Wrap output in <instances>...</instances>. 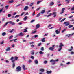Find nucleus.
Wrapping results in <instances>:
<instances>
[{
  "label": "nucleus",
  "instance_id": "41",
  "mask_svg": "<svg viewBox=\"0 0 74 74\" xmlns=\"http://www.w3.org/2000/svg\"><path fill=\"white\" fill-rule=\"evenodd\" d=\"M8 16L9 17H11V15L10 14H9L8 15Z\"/></svg>",
  "mask_w": 74,
  "mask_h": 74
},
{
  "label": "nucleus",
  "instance_id": "45",
  "mask_svg": "<svg viewBox=\"0 0 74 74\" xmlns=\"http://www.w3.org/2000/svg\"><path fill=\"white\" fill-rule=\"evenodd\" d=\"M66 29H64L62 31V33H63V32H65V31H66Z\"/></svg>",
  "mask_w": 74,
  "mask_h": 74
},
{
  "label": "nucleus",
  "instance_id": "51",
  "mask_svg": "<svg viewBox=\"0 0 74 74\" xmlns=\"http://www.w3.org/2000/svg\"><path fill=\"white\" fill-rule=\"evenodd\" d=\"M38 37V35H34L35 38H36V37Z\"/></svg>",
  "mask_w": 74,
  "mask_h": 74
},
{
  "label": "nucleus",
  "instance_id": "47",
  "mask_svg": "<svg viewBox=\"0 0 74 74\" xmlns=\"http://www.w3.org/2000/svg\"><path fill=\"white\" fill-rule=\"evenodd\" d=\"M3 8L0 9V13H1V12L2 11H3Z\"/></svg>",
  "mask_w": 74,
  "mask_h": 74
},
{
  "label": "nucleus",
  "instance_id": "25",
  "mask_svg": "<svg viewBox=\"0 0 74 74\" xmlns=\"http://www.w3.org/2000/svg\"><path fill=\"white\" fill-rule=\"evenodd\" d=\"M71 34H69V35H66V37H70V36H71Z\"/></svg>",
  "mask_w": 74,
  "mask_h": 74
},
{
  "label": "nucleus",
  "instance_id": "14",
  "mask_svg": "<svg viewBox=\"0 0 74 74\" xmlns=\"http://www.w3.org/2000/svg\"><path fill=\"white\" fill-rule=\"evenodd\" d=\"M47 73L49 74H51L52 73V71H47Z\"/></svg>",
  "mask_w": 74,
  "mask_h": 74
},
{
  "label": "nucleus",
  "instance_id": "42",
  "mask_svg": "<svg viewBox=\"0 0 74 74\" xmlns=\"http://www.w3.org/2000/svg\"><path fill=\"white\" fill-rule=\"evenodd\" d=\"M13 40L14 41V42H16V41H17L18 40L17 39H13Z\"/></svg>",
  "mask_w": 74,
  "mask_h": 74
},
{
  "label": "nucleus",
  "instance_id": "40",
  "mask_svg": "<svg viewBox=\"0 0 74 74\" xmlns=\"http://www.w3.org/2000/svg\"><path fill=\"white\" fill-rule=\"evenodd\" d=\"M29 44H34V42H31L29 43Z\"/></svg>",
  "mask_w": 74,
  "mask_h": 74
},
{
  "label": "nucleus",
  "instance_id": "29",
  "mask_svg": "<svg viewBox=\"0 0 74 74\" xmlns=\"http://www.w3.org/2000/svg\"><path fill=\"white\" fill-rule=\"evenodd\" d=\"M39 53L41 55H42V54H44V52H43L42 51H41L39 52Z\"/></svg>",
  "mask_w": 74,
  "mask_h": 74
},
{
  "label": "nucleus",
  "instance_id": "19",
  "mask_svg": "<svg viewBox=\"0 0 74 74\" xmlns=\"http://www.w3.org/2000/svg\"><path fill=\"white\" fill-rule=\"evenodd\" d=\"M15 32V30L14 29H12V30L9 31L10 33H12L13 32Z\"/></svg>",
  "mask_w": 74,
  "mask_h": 74
},
{
  "label": "nucleus",
  "instance_id": "12",
  "mask_svg": "<svg viewBox=\"0 0 74 74\" xmlns=\"http://www.w3.org/2000/svg\"><path fill=\"white\" fill-rule=\"evenodd\" d=\"M56 33V34H59V33H60V31H59V30L58 29L56 30L55 31Z\"/></svg>",
  "mask_w": 74,
  "mask_h": 74
},
{
  "label": "nucleus",
  "instance_id": "39",
  "mask_svg": "<svg viewBox=\"0 0 74 74\" xmlns=\"http://www.w3.org/2000/svg\"><path fill=\"white\" fill-rule=\"evenodd\" d=\"M34 21H35V20H32L31 21V23H33V22H34Z\"/></svg>",
  "mask_w": 74,
  "mask_h": 74
},
{
  "label": "nucleus",
  "instance_id": "2",
  "mask_svg": "<svg viewBox=\"0 0 74 74\" xmlns=\"http://www.w3.org/2000/svg\"><path fill=\"white\" fill-rule=\"evenodd\" d=\"M64 46V45L62 44V43H60V45L59 46V48H58V51L60 52V51L62 50V47H63Z\"/></svg>",
  "mask_w": 74,
  "mask_h": 74
},
{
  "label": "nucleus",
  "instance_id": "57",
  "mask_svg": "<svg viewBox=\"0 0 74 74\" xmlns=\"http://www.w3.org/2000/svg\"><path fill=\"white\" fill-rule=\"evenodd\" d=\"M31 58H32V59H34V58L33 56H32L31 57Z\"/></svg>",
  "mask_w": 74,
  "mask_h": 74
},
{
  "label": "nucleus",
  "instance_id": "55",
  "mask_svg": "<svg viewBox=\"0 0 74 74\" xmlns=\"http://www.w3.org/2000/svg\"><path fill=\"white\" fill-rule=\"evenodd\" d=\"M40 9H41V7L38 8L36 10H40Z\"/></svg>",
  "mask_w": 74,
  "mask_h": 74
},
{
  "label": "nucleus",
  "instance_id": "34",
  "mask_svg": "<svg viewBox=\"0 0 74 74\" xmlns=\"http://www.w3.org/2000/svg\"><path fill=\"white\" fill-rule=\"evenodd\" d=\"M13 37V36L11 35L9 37V39L10 40V39H11Z\"/></svg>",
  "mask_w": 74,
  "mask_h": 74
},
{
  "label": "nucleus",
  "instance_id": "48",
  "mask_svg": "<svg viewBox=\"0 0 74 74\" xmlns=\"http://www.w3.org/2000/svg\"><path fill=\"white\" fill-rule=\"evenodd\" d=\"M65 1H66L68 3H69V0H65Z\"/></svg>",
  "mask_w": 74,
  "mask_h": 74
},
{
  "label": "nucleus",
  "instance_id": "37",
  "mask_svg": "<svg viewBox=\"0 0 74 74\" xmlns=\"http://www.w3.org/2000/svg\"><path fill=\"white\" fill-rule=\"evenodd\" d=\"M64 20H66V18H65L64 19H63L61 21V22H63V21H64Z\"/></svg>",
  "mask_w": 74,
  "mask_h": 74
},
{
  "label": "nucleus",
  "instance_id": "5",
  "mask_svg": "<svg viewBox=\"0 0 74 74\" xmlns=\"http://www.w3.org/2000/svg\"><path fill=\"white\" fill-rule=\"evenodd\" d=\"M10 24H11L12 25V26H14V25H15V23L14 22H13L11 21H9Z\"/></svg>",
  "mask_w": 74,
  "mask_h": 74
},
{
  "label": "nucleus",
  "instance_id": "56",
  "mask_svg": "<svg viewBox=\"0 0 74 74\" xmlns=\"http://www.w3.org/2000/svg\"><path fill=\"white\" fill-rule=\"evenodd\" d=\"M25 14V12H23L20 15V16H22V15H23V14Z\"/></svg>",
  "mask_w": 74,
  "mask_h": 74
},
{
  "label": "nucleus",
  "instance_id": "38",
  "mask_svg": "<svg viewBox=\"0 0 74 74\" xmlns=\"http://www.w3.org/2000/svg\"><path fill=\"white\" fill-rule=\"evenodd\" d=\"M36 32H37V30H35V31H34L32 32V34L35 33H36Z\"/></svg>",
  "mask_w": 74,
  "mask_h": 74
},
{
  "label": "nucleus",
  "instance_id": "27",
  "mask_svg": "<svg viewBox=\"0 0 74 74\" xmlns=\"http://www.w3.org/2000/svg\"><path fill=\"white\" fill-rule=\"evenodd\" d=\"M34 62L35 63V64H38V61L37 60H35L34 61Z\"/></svg>",
  "mask_w": 74,
  "mask_h": 74
},
{
  "label": "nucleus",
  "instance_id": "43",
  "mask_svg": "<svg viewBox=\"0 0 74 74\" xmlns=\"http://www.w3.org/2000/svg\"><path fill=\"white\" fill-rule=\"evenodd\" d=\"M15 60H18V57H15Z\"/></svg>",
  "mask_w": 74,
  "mask_h": 74
},
{
  "label": "nucleus",
  "instance_id": "18",
  "mask_svg": "<svg viewBox=\"0 0 74 74\" xmlns=\"http://www.w3.org/2000/svg\"><path fill=\"white\" fill-rule=\"evenodd\" d=\"M45 12V10H42V11L41 12V14H44Z\"/></svg>",
  "mask_w": 74,
  "mask_h": 74
},
{
  "label": "nucleus",
  "instance_id": "16",
  "mask_svg": "<svg viewBox=\"0 0 74 74\" xmlns=\"http://www.w3.org/2000/svg\"><path fill=\"white\" fill-rule=\"evenodd\" d=\"M7 34L5 32H3L2 33V36H5Z\"/></svg>",
  "mask_w": 74,
  "mask_h": 74
},
{
  "label": "nucleus",
  "instance_id": "22",
  "mask_svg": "<svg viewBox=\"0 0 74 74\" xmlns=\"http://www.w3.org/2000/svg\"><path fill=\"white\" fill-rule=\"evenodd\" d=\"M14 1L13 0H12L11 1H9V3H12Z\"/></svg>",
  "mask_w": 74,
  "mask_h": 74
},
{
  "label": "nucleus",
  "instance_id": "8",
  "mask_svg": "<svg viewBox=\"0 0 74 74\" xmlns=\"http://www.w3.org/2000/svg\"><path fill=\"white\" fill-rule=\"evenodd\" d=\"M14 57H12L11 58L10 60H12V62H15V60H13L14 59Z\"/></svg>",
  "mask_w": 74,
  "mask_h": 74
},
{
  "label": "nucleus",
  "instance_id": "10",
  "mask_svg": "<svg viewBox=\"0 0 74 74\" xmlns=\"http://www.w3.org/2000/svg\"><path fill=\"white\" fill-rule=\"evenodd\" d=\"M40 25L39 24H37L36 25V27L37 29H38V28H40Z\"/></svg>",
  "mask_w": 74,
  "mask_h": 74
},
{
  "label": "nucleus",
  "instance_id": "53",
  "mask_svg": "<svg viewBox=\"0 0 74 74\" xmlns=\"http://www.w3.org/2000/svg\"><path fill=\"white\" fill-rule=\"evenodd\" d=\"M31 47L32 48H34V45H32L31 46Z\"/></svg>",
  "mask_w": 74,
  "mask_h": 74
},
{
  "label": "nucleus",
  "instance_id": "9",
  "mask_svg": "<svg viewBox=\"0 0 74 74\" xmlns=\"http://www.w3.org/2000/svg\"><path fill=\"white\" fill-rule=\"evenodd\" d=\"M24 35V34L22 33V32H21L18 34L19 36H23Z\"/></svg>",
  "mask_w": 74,
  "mask_h": 74
},
{
  "label": "nucleus",
  "instance_id": "31",
  "mask_svg": "<svg viewBox=\"0 0 74 74\" xmlns=\"http://www.w3.org/2000/svg\"><path fill=\"white\" fill-rule=\"evenodd\" d=\"M19 16H20V15H16V16H15V18H18V17H19Z\"/></svg>",
  "mask_w": 74,
  "mask_h": 74
},
{
  "label": "nucleus",
  "instance_id": "36",
  "mask_svg": "<svg viewBox=\"0 0 74 74\" xmlns=\"http://www.w3.org/2000/svg\"><path fill=\"white\" fill-rule=\"evenodd\" d=\"M48 63V61H44V63L45 64H47V63Z\"/></svg>",
  "mask_w": 74,
  "mask_h": 74
},
{
  "label": "nucleus",
  "instance_id": "15",
  "mask_svg": "<svg viewBox=\"0 0 74 74\" xmlns=\"http://www.w3.org/2000/svg\"><path fill=\"white\" fill-rule=\"evenodd\" d=\"M13 64H12V67L13 68H14L15 67V63L14 62H13Z\"/></svg>",
  "mask_w": 74,
  "mask_h": 74
},
{
  "label": "nucleus",
  "instance_id": "64",
  "mask_svg": "<svg viewBox=\"0 0 74 74\" xmlns=\"http://www.w3.org/2000/svg\"><path fill=\"white\" fill-rule=\"evenodd\" d=\"M41 45V43H39L38 45V46H40Z\"/></svg>",
  "mask_w": 74,
  "mask_h": 74
},
{
  "label": "nucleus",
  "instance_id": "20",
  "mask_svg": "<svg viewBox=\"0 0 74 74\" xmlns=\"http://www.w3.org/2000/svg\"><path fill=\"white\" fill-rule=\"evenodd\" d=\"M71 49H69V51H72L73 49V46H71Z\"/></svg>",
  "mask_w": 74,
  "mask_h": 74
},
{
  "label": "nucleus",
  "instance_id": "6",
  "mask_svg": "<svg viewBox=\"0 0 74 74\" xmlns=\"http://www.w3.org/2000/svg\"><path fill=\"white\" fill-rule=\"evenodd\" d=\"M28 9H29V7L27 6H25L24 8V11H27Z\"/></svg>",
  "mask_w": 74,
  "mask_h": 74
},
{
  "label": "nucleus",
  "instance_id": "50",
  "mask_svg": "<svg viewBox=\"0 0 74 74\" xmlns=\"http://www.w3.org/2000/svg\"><path fill=\"white\" fill-rule=\"evenodd\" d=\"M8 7H9V6L8 5L5 6V7L6 9H8Z\"/></svg>",
  "mask_w": 74,
  "mask_h": 74
},
{
  "label": "nucleus",
  "instance_id": "30",
  "mask_svg": "<svg viewBox=\"0 0 74 74\" xmlns=\"http://www.w3.org/2000/svg\"><path fill=\"white\" fill-rule=\"evenodd\" d=\"M41 51H43L44 50V47H42L40 49Z\"/></svg>",
  "mask_w": 74,
  "mask_h": 74
},
{
  "label": "nucleus",
  "instance_id": "63",
  "mask_svg": "<svg viewBox=\"0 0 74 74\" xmlns=\"http://www.w3.org/2000/svg\"><path fill=\"white\" fill-rule=\"evenodd\" d=\"M21 5V4H18L17 5L16 7H19V6H20Z\"/></svg>",
  "mask_w": 74,
  "mask_h": 74
},
{
  "label": "nucleus",
  "instance_id": "3",
  "mask_svg": "<svg viewBox=\"0 0 74 74\" xmlns=\"http://www.w3.org/2000/svg\"><path fill=\"white\" fill-rule=\"evenodd\" d=\"M21 70V67L20 66H18L16 68V71L17 72H19Z\"/></svg>",
  "mask_w": 74,
  "mask_h": 74
},
{
  "label": "nucleus",
  "instance_id": "44",
  "mask_svg": "<svg viewBox=\"0 0 74 74\" xmlns=\"http://www.w3.org/2000/svg\"><path fill=\"white\" fill-rule=\"evenodd\" d=\"M40 15V13H39L38 14H37V16H36V17H39Z\"/></svg>",
  "mask_w": 74,
  "mask_h": 74
},
{
  "label": "nucleus",
  "instance_id": "62",
  "mask_svg": "<svg viewBox=\"0 0 74 74\" xmlns=\"http://www.w3.org/2000/svg\"><path fill=\"white\" fill-rule=\"evenodd\" d=\"M18 24L19 25H22V23H18Z\"/></svg>",
  "mask_w": 74,
  "mask_h": 74
},
{
  "label": "nucleus",
  "instance_id": "11",
  "mask_svg": "<svg viewBox=\"0 0 74 74\" xmlns=\"http://www.w3.org/2000/svg\"><path fill=\"white\" fill-rule=\"evenodd\" d=\"M49 49V50H51V51H53V50L54 49V47H50Z\"/></svg>",
  "mask_w": 74,
  "mask_h": 74
},
{
  "label": "nucleus",
  "instance_id": "59",
  "mask_svg": "<svg viewBox=\"0 0 74 74\" xmlns=\"http://www.w3.org/2000/svg\"><path fill=\"white\" fill-rule=\"evenodd\" d=\"M5 61L6 63H9V61L8 60H5Z\"/></svg>",
  "mask_w": 74,
  "mask_h": 74
},
{
  "label": "nucleus",
  "instance_id": "49",
  "mask_svg": "<svg viewBox=\"0 0 74 74\" xmlns=\"http://www.w3.org/2000/svg\"><path fill=\"white\" fill-rule=\"evenodd\" d=\"M29 63H32V61L31 60H29L28 61Z\"/></svg>",
  "mask_w": 74,
  "mask_h": 74
},
{
  "label": "nucleus",
  "instance_id": "23",
  "mask_svg": "<svg viewBox=\"0 0 74 74\" xmlns=\"http://www.w3.org/2000/svg\"><path fill=\"white\" fill-rule=\"evenodd\" d=\"M40 70L42 73H43L44 71V69H40Z\"/></svg>",
  "mask_w": 74,
  "mask_h": 74
},
{
  "label": "nucleus",
  "instance_id": "46",
  "mask_svg": "<svg viewBox=\"0 0 74 74\" xmlns=\"http://www.w3.org/2000/svg\"><path fill=\"white\" fill-rule=\"evenodd\" d=\"M73 10H74V6L71 9V11H73Z\"/></svg>",
  "mask_w": 74,
  "mask_h": 74
},
{
  "label": "nucleus",
  "instance_id": "54",
  "mask_svg": "<svg viewBox=\"0 0 74 74\" xmlns=\"http://www.w3.org/2000/svg\"><path fill=\"white\" fill-rule=\"evenodd\" d=\"M65 10V8H63L62 10V11L63 12H64V11Z\"/></svg>",
  "mask_w": 74,
  "mask_h": 74
},
{
  "label": "nucleus",
  "instance_id": "1",
  "mask_svg": "<svg viewBox=\"0 0 74 74\" xmlns=\"http://www.w3.org/2000/svg\"><path fill=\"white\" fill-rule=\"evenodd\" d=\"M59 61V60L58 59H57L56 60H54L53 59H52L50 61V62H52V65H55L56 64V62H58Z\"/></svg>",
  "mask_w": 74,
  "mask_h": 74
},
{
  "label": "nucleus",
  "instance_id": "61",
  "mask_svg": "<svg viewBox=\"0 0 74 74\" xmlns=\"http://www.w3.org/2000/svg\"><path fill=\"white\" fill-rule=\"evenodd\" d=\"M70 62H68V63H66V64H70Z\"/></svg>",
  "mask_w": 74,
  "mask_h": 74
},
{
  "label": "nucleus",
  "instance_id": "26",
  "mask_svg": "<svg viewBox=\"0 0 74 74\" xmlns=\"http://www.w3.org/2000/svg\"><path fill=\"white\" fill-rule=\"evenodd\" d=\"M23 69L24 70L26 69V68H25V66L24 65H23Z\"/></svg>",
  "mask_w": 74,
  "mask_h": 74
},
{
  "label": "nucleus",
  "instance_id": "52",
  "mask_svg": "<svg viewBox=\"0 0 74 74\" xmlns=\"http://www.w3.org/2000/svg\"><path fill=\"white\" fill-rule=\"evenodd\" d=\"M24 33H26V32H27V30H25L23 32Z\"/></svg>",
  "mask_w": 74,
  "mask_h": 74
},
{
  "label": "nucleus",
  "instance_id": "21",
  "mask_svg": "<svg viewBox=\"0 0 74 74\" xmlns=\"http://www.w3.org/2000/svg\"><path fill=\"white\" fill-rule=\"evenodd\" d=\"M42 1H38L37 2V4H39L41 2H42Z\"/></svg>",
  "mask_w": 74,
  "mask_h": 74
},
{
  "label": "nucleus",
  "instance_id": "4",
  "mask_svg": "<svg viewBox=\"0 0 74 74\" xmlns=\"http://www.w3.org/2000/svg\"><path fill=\"white\" fill-rule=\"evenodd\" d=\"M64 25H65V26H69V24H70V22H69V21L65 22L64 23Z\"/></svg>",
  "mask_w": 74,
  "mask_h": 74
},
{
  "label": "nucleus",
  "instance_id": "35",
  "mask_svg": "<svg viewBox=\"0 0 74 74\" xmlns=\"http://www.w3.org/2000/svg\"><path fill=\"white\" fill-rule=\"evenodd\" d=\"M56 14V12H53L52 14L53 15H55Z\"/></svg>",
  "mask_w": 74,
  "mask_h": 74
},
{
  "label": "nucleus",
  "instance_id": "28",
  "mask_svg": "<svg viewBox=\"0 0 74 74\" xmlns=\"http://www.w3.org/2000/svg\"><path fill=\"white\" fill-rule=\"evenodd\" d=\"M34 4V2H32V3H31L30 4V5H29L30 7H32V6L33 5V4Z\"/></svg>",
  "mask_w": 74,
  "mask_h": 74
},
{
  "label": "nucleus",
  "instance_id": "13",
  "mask_svg": "<svg viewBox=\"0 0 74 74\" xmlns=\"http://www.w3.org/2000/svg\"><path fill=\"white\" fill-rule=\"evenodd\" d=\"M45 38H43L41 40L43 42H44L45 41Z\"/></svg>",
  "mask_w": 74,
  "mask_h": 74
},
{
  "label": "nucleus",
  "instance_id": "32",
  "mask_svg": "<svg viewBox=\"0 0 74 74\" xmlns=\"http://www.w3.org/2000/svg\"><path fill=\"white\" fill-rule=\"evenodd\" d=\"M69 28H71L73 27V25H71L69 26Z\"/></svg>",
  "mask_w": 74,
  "mask_h": 74
},
{
  "label": "nucleus",
  "instance_id": "17",
  "mask_svg": "<svg viewBox=\"0 0 74 74\" xmlns=\"http://www.w3.org/2000/svg\"><path fill=\"white\" fill-rule=\"evenodd\" d=\"M27 18V16H25V17H24V18L23 19V20L25 21H26V19Z\"/></svg>",
  "mask_w": 74,
  "mask_h": 74
},
{
  "label": "nucleus",
  "instance_id": "7",
  "mask_svg": "<svg viewBox=\"0 0 74 74\" xmlns=\"http://www.w3.org/2000/svg\"><path fill=\"white\" fill-rule=\"evenodd\" d=\"M11 50V47H8L6 49V51H10Z\"/></svg>",
  "mask_w": 74,
  "mask_h": 74
},
{
  "label": "nucleus",
  "instance_id": "33",
  "mask_svg": "<svg viewBox=\"0 0 74 74\" xmlns=\"http://www.w3.org/2000/svg\"><path fill=\"white\" fill-rule=\"evenodd\" d=\"M53 4H54V3H53V2H52L50 3V5L52 6V5H53Z\"/></svg>",
  "mask_w": 74,
  "mask_h": 74
},
{
  "label": "nucleus",
  "instance_id": "24",
  "mask_svg": "<svg viewBox=\"0 0 74 74\" xmlns=\"http://www.w3.org/2000/svg\"><path fill=\"white\" fill-rule=\"evenodd\" d=\"M8 23H10V21L6 22L5 23V24L4 25V27L5 26H6V25H7V24H8Z\"/></svg>",
  "mask_w": 74,
  "mask_h": 74
},
{
  "label": "nucleus",
  "instance_id": "60",
  "mask_svg": "<svg viewBox=\"0 0 74 74\" xmlns=\"http://www.w3.org/2000/svg\"><path fill=\"white\" fill-rule=\"evenodd\" d=\"M70 53H71V55H73V54H74V52L72 51V52H71Z\"/></svg>",
  "mask_w": 74,
  "mask_h": 74
},
{
  "label": "nucleus",
  "instance_id": "58",
  "mask_svg": "<svg viewBox=\"0 0 74 74\" xmlns=\"http://www.w3.org/2000/svg\"><path fill=\"white\" fill-rule=\"evenodd\" d=\"M12 48H14L15 47V45L14 44H13L12 46Z\"/></svg>",
  "mask_w": 74,
  "mask_h": 74
}]
</instances>
